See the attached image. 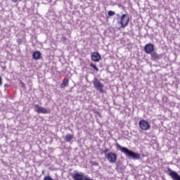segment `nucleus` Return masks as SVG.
<instances>
[{"label": "nucleus", "mask_w": 180, "mask_h": 180, "mask_svg": "<svg viewBox=\"0 0 180 180\" xmlns=\"http://www.w3.org/2000/svg\"><path fill=\"white\" fill-rule=\"evenodd\" d=\"M90 67L94 68V70H95V71H96V72H98V71H99V68H98V67H96L94 63H91Z\"/></svg>", "instance_id": "16"}, {"label": "nucleus", "mask_w": 180, "mask_h": 180, "mask_svg": "<svg viewBox=\"0 0 180 180\" xmlns=\"http://www.w3.org/2000/svg\"><path fill=\"white\" fill-rule=\"evenodd\" d=\"M115 169L116 171H117V172H122V171H123V166L122 165V162H117L116 163Z\"/></svg>", "instance_id": "14"}, {"label": "nucleus", "mask_w": 180, "mask_h": 180, "mask_svg": "<svg viewBox=\"0 0 180 180\" xmlns=\"http://www.w3.org/2000/svg\"><path fill=\"white\" fill-rule=\"evenodd\" d=\"M91 165L95 166V167H98L99 165V163L98 162L96 161H91L90 162Z\"/></svg>", "instance_id": "18"}, {"label": "nucleus", "mask_w": 180, "mask_h": 180, "mask_svg": "<svg viewBox=\"0 0 180 180\" xmlns=\"http://www.w3.org/2000/svg\"><path fill=\"white\" fill-rule=\"evenodd\" d=\"M61 41H63V43H65V41H67V37H61Z\"/></svg>", "instance_id": "20"}, {"label": "nucleus", "mask_w": 180, "mask_h": 180, "mask_svg": "<svg viewBox=\"0 0 180 180\" xmlns=\"http://www.w3.org/2000/svg\"><path fill=\"white\" fill-rule=\"evenodd\" d=\"M41 58V53L40 51H34L32 53L33 60H40Z\"/></svg>", "instance_id": "12"}, {"label": "nucleus", "mask_w": 180, "mask_h": 180, "mask_svg": "<svg viewBox=\"0 0 180 180\" xmlns=\"http://www.w3.org/2000/svg\"><path fill=\"white\" fill-rule=\"evenodd\" d=\"M155 46L153 44L149 43L145 45L143 50L146 54H151L153 51H155Z\"/></svg>", "instance_id": "8"}, {"label": "nucleus", "mask_w": 180, "mask_h": 180, "mask_svg": "<svg viewBox=\"0 0 180 180\" xmlns=\"http://www.w3.org/2000/svg\"><path fill=\"white\" fill-rule=\"evenodd\" d=\"M93 85L96 91H98L100 94H105V91L103 90V86H105L98 78L94 77L93 80Z\"/></svg>", "instance_id": "2"}, {"label": "nucleus", "mask_w": 180, "mask_h": 180, "mask_svg": "<svg viewBox=\"0 0 180 180\" xmlns=\"http://www.w3.org/2000/svg\"><path fill=\"white\" fill-rule=\"evenodd\" d=\"M139 125L140 129H141V130H145V131L150 129V128L151 127V125H150V123L146 121V120H141V121H139Z\"/></svg>", "instance_id": "7"}, {"label": "nucleus", "mask_w": 180, "mask_h": 180, "mask_svg": "<svg viewBox=\"0 0 180 180\" xmlns=\"http://www.w3.org/2000/svg\"><path fill=\"white\" fill-rule=\"evenodd\" d=\"M167 171L169 172L168 175L171 176L172 179L173 180H180V175L178 174V173L172 169L171 168L168 167Z\"/></svg>", "instance_id": "10"}, {"label": "nucleus", "mask_w": 180, "mask_h": 180, "mask_svg": "<svg viewBox=\"0 0 180 180\" xmlns=\"http://www.w3.org/2000/svg\"><path fill=\"white\" fill-rule=\"evenodd\" d=\"M116 147L117 150H120V151L123 153V154H124L126 157H128V158H131L132 160H140L141 158L140 153H137L126 147H123L117 143H116Z\"/></svg>", "instance_id": "1"}, {"label": "nucleus", "mask_w": 180, "mask_h": 180, "mask_svg": "<svg viewBox=\"0 0 180 180\" xmlns=\"http://www.w3.org/2000/svg\"><path fill=\"white\" fill-rule=\"evenodd\" d=\"M75 172L76 173L71 174V176L74 180H86L88 179V176H84V174H79L75 171Z\"/></svg>", "instance_id": "9"}, {"label": "nucleus", "mask_w": 180, "mask_h": 180, "mask_svg": "<svg viewBox=\"0 0 180 180\" xmlns=\"http://www.w3.org/2000/svg\"><path fill=\"white\" fill-rule=\"evenodd\" d=\"M2 85V77L0 76V86Z\"/></svg>", "instance_id": "23"}, {"label": "nucleus", "mask_w": 180, "mask_h": 180, "mask_svg": "<svg viewBox=\"0 0 180 180\" xmlns=\"http://www.w3.org/2000/svg\"><path fill=\"white\" fill-rule=\"evenodd\" d=\"M20 82L21 84L22 88H26V85L25 84V83H23V82L20 81Z\"/></svg>", "instance_id": "21"}, {"label": "nucleus", "mask_w": 180, "mask_h": 180, "mask_svg": "<svg viewBox=\"0 0 180 180\" xmlns=\"http://www.w3.org/2000/svg\"><path fill=\"white\" fill-rule=\"evenodd\" d=\"M12 2H14L15 4H16V2H18V0H11Z\"/></svg>", "instance_id": "24"}, {"label": "nucleus", "mask_w": 180, "mask_h": 180, "mask_svg": "<svg viewBox=\"0 0 180 180\" xmlns=\"http://www.w3.org/2000/svg\"><path fill=\"white\" fill-rule=\"evenodd\" d=\"M110 150L108 148H105L104 150H102L101 152V155L105 154V155H106V154H108V153H109Z\"/></svg>", "instance_id": "17"}, {"label": "nucleus", "mask_w": 180, "mask_h": 180, "mask_svg": "<svg viewBox=\"0 0 180 180\" xmlns=\"http://www.w3.org/2000/svg\"><path fill=\"white\" fill-rule=\"evenodd\" d=\"M129 22H130L129 14H122L120 19L118 20V23L121 25V27H126L129 25Z\"/></svg>", "instance_id": "3"}, {"label": "nucleus", "mask_w": 180, "mask_h": 180, "mask_svg": "<svg viewBox=\"0 0 180 180\" xmlns=\"http://www.w3.org/2000/svg\"><path fill=\"white\" fill-rule=\"evenodd\" d=\"M67 84H68V79L65 78L63 83L60 84V88H65L67 86Z\"/></svg>", "instance_id": "15"}, {"label": "nucleus", "mask_w": 180, "mask_h": 180, "mask_svg": "<svg viewBox=\"0 0 180 180\" xmlns=\"http://www.w3.org/2000/svg\"><path fill=\"white\" fill-rule=\"evenodd\" d=\"M105 158L108 160V162L110 164H115L117 161V153L113 152H108L105 155Z\"/></svg>", "instance_id": "4"}, {"label": "nucleus", "mask_w": 180, "mask_h": 180, "mask_svg": "<svg viewBox=\"0 0 180 180\" xmlns=\"http://www.w3.org/2000/svg\"><path fill=\"white\" fill-rule=\"evenodd\" d=\"M74 139V134H67L65 136V141L66 143H71V141Z\"/></svg>", "instance_id": "13"}, {"label": "nucleus", "mask_w": 180, "mask_h": 180, "mask_svg": "<svg viewBox=\"0 0 180 180\" xmlns=\"http://www.w3.org/2000/svg\"><path fill=\"white\" fill-rule=\"evenodd\" d=\"M4 86H8V84H5Z\"/></svg>", "instance_id": "25"}, {"label": "nucleus", "mask_w": 180, "mask_h": 180, "mask_svg": "<svg viewBox=\"0 0 180 180\" xmlns=\"http://www.w3.org/2000/svg\"><path fill=\"white\" fill-rule=\"evenodd\" d=\"M163 57L164 53L158 54V53H157L155 51H153L150 53V60H152V61H158L160 60H162Z\"/></svg>", "instance_id": "6"}, {"label": "nucleus", "mask_w": 180, "mask_h": 180, "mask_svg": "<svg viewBox=\"0 0 180 180\" xmlns=\"http://www.w3.org/2000/svg\"><path fill=\"white\" fill-rule=\"evenodd\" d=\"M101 58V54H99L98 52H94L91 54V60L95 63H98Z\"/></svg>", "instance_id": "11"}, {"label": "nucleus", "mask_w": 180, "mask_h": 180, "mask_svg": "<svg viewBox=\"0 0 180 180\" xmlns=\"http://www.w3.org/2000/svg\"><path fill=\"white\" fill-rule=\"evenodd\" d=\"M108 14V16H115V15H116V13H115V11H109Z\"/></svg>", "instance_id": "19"}, {"label": "nucleus", "mask_w": 180, "mask_h": 180, "mask_svg": "<svg viewBox=\"0 0 180 180\" xmlns=\"http://www.w3.org/2000/svg\"><path fill=\"white\" fill-rule=\"evenodd\" d=\"M34 109L37 112V113H43L44 115L50 113V110H47V108L41 107L39 104H35L34 105Z\"/></svg>", "instance_id": "5"}, {"label": "nucleus", "mask_w": 180, "mask_h": 180, "mask_svg": "<svg viewBox=\"0 0 180 180\" xmlns=\"http://www.w3.org/2000/svg\"><path fill=\"white\" fill-rule=\"evenodd\" d=\"M17 41H18V44H22V39H17Z\"/></svg>", "instance_id": "22"}]
</instances>
